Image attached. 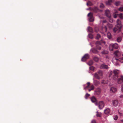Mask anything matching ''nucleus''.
Listing matches in <instances>:
<instances>
[{
	"mask_svg": "<svg viewBox=\"0 0 123 123\" xmlns=\"http://www.w3.org/2000/svg\"><path fill=\"white\" fill-rule=\"evenodd\" d=\"M118 101L117 100H114L113 102V105L115 106H117L118 105Z\"/></svg>",
	"mask_w": 123,
	"mask_h": 123,
	"instance_id": "obj_13",
	"label": "nucleus"
},
{
	"mask_svg": "<svg viewBox=\"0 0 123 123\" xmlns=\"http://www.w3.org/2000/svg\"><path fill=\"white\" fill-rule=\"evenodd\" d=\"M114 1V0H108V1L106 2V4L107 5H110L111 3L112 2Z\"/></svg>",
	"mask_w": 123,
	"mask_h": 123,
	"instance_id": "obj_18",
	"label": "nucleus"
},
{
	"mask_svg": "<svg viewBox=\"0 0 123 123\" xmlns=\"http://www.w3.org/2000/svg\"><path fill=\"white\" fill-rule=\"evenodd\" d=\"M109 20L110 22L111 23L112 22H113L112 20L111 19H110V20Z\"/></svg>",
	"mask_w": 123,
	"mask_h": 123,
	"instance_id": "obj_49",
	"label": "nucleus"
},
{
	"mask_svg": "<svg viewBox=\"0 0 123 123\" xmlns=\"http://www.w3.org/2000/svg\"><path fill=\"white\" fill-rule=\"evenodd\" d=\"M110 91L111 92H114L116 91L117 89L115 87H112L111 88Z\"/></svg>",
	"mask_w": 123,
	"mask_h": 123,
	"instance_id": "obj_17",
	"label": "nucleus"
},
{
	"mask_svg": "<svg viewBox=\"0 0 123 123\" xmlns=\"http://www.w3.org/2000/svg\"><path fill=\"white\" fill-rule=\"evenodd\" d=\"M107 37L109 39L111 38V33L109 32H108L107 33Z\"/></svg>",
	"mask_w": 123,
	"mask_h": 123,
	"instance_id": "obj_25",
	"label": "nucleus"
},
{
	"mask_svg": "<svg viewBox=\"0 0 123 123\" xmlns=\"http://www.w3.org/2000/svg\"><path fill=\"white\" fill-rule=\"evenodd\" d=\"M121 91L122 92H123V86H122V88L121 89Z\"/></svg>",
	"mask_w": 123,
	"mask_h": 123,
	"instance_id": "obj_50",
	"label": "nucleus"
},
{
	"mask_svg": "<svg viewBox=\"0 0 123 123\" xmlns=\"http://www.w3.org/2000/svg\"><path fill=\"white\" fill-rule=\"evenodd\" d=\"M98 31V29H97V30H96V29H95V31L96 32H97Z\"/></svg>",
	"mask_w": 123,
	"mask_h": 123,
	"instance_id": "obj_47",
	"label": "nucleus"
},
{
	"mask_svg": "<svg viewBox=\"0 0 123 123\" xmlns=\"http://www.w3.org/2000/svg\"><path fill=\"white\" fill-rule=\"evenodd\" d=\"M120 98H122L123 97V95H121L120 96Z\"/></svg>",
	"mask_w": 123,
	"mask_h": 123,
	"instance_id": "obj_51",
	"label": "nucleus"
},
{
	"mask_svg": "<svg viewBox=\"0 0 123 123\" xmlns=\"http://www.w3.org/2000/svg\"><path fill=\"white\" fill-rule=\"evenodd\" d=\"M106 22V20H104L103 21V23H105Z\"/></svg>",
	"mask_w": 123,
	"mask_h": 123,
	"instance_id": "obj_53",
	"label": "nucleus"
},
{
	"mask_svg": "<svg viewBox=\"0 0 123 123\" xmlns=\"http://www.w3.org/2000/svg\"><path fill=\"white\" fill-rule=\"evenodd\" d=\"M110 112V110L108 109H105L104 111V113L106 114H108Z\"/></svg>",
	"mask_w": 123,
	"mask_h": 123,
	"instance_id": "obj_23",
	"label": "nucleus"
},
{
	"mask_svg": "<svg viewBox=\"0 0 123 123\" xmlns=\"http://www.w3.org/2000/svg\"><path fill=\"white\" fill-rule=\"evenodd\" d=\"M94 85L96 86H97L99 84V82L98 81L96 80H94L93 81Z\"/></svg>",
	"mask_w": 123,
	"mask_h": 123,
	"instance_id": "obj_16",
	"label": "nucleus"
},
{
	"mask_svg": "<svg viewBox=\"0 0 123 123\" xmlns=\"http://www.w3.org/2000/svg\"><path fill=\"white\" fill-rule=\"evenodd\" d=\"M91 10L95 13L99 11L101 12L102 11L101 10L99 9L98 8L96 7H94L93 8H92Z\"/></svg>",
	"mask_w": 123,
	"mask_h": 123,
	"instance_id": "obj_9",
	"label": "nucleus"
},
{
	"mask_svg": "<svg viewBox=\"0 0 123 123\" xmlns=\"http://www.w3.org/2000/svg\"><path fill=\"white\" fill-rule=\"evenodd\" d=\"M91 51L93 53L96 54L98 53V51L95 48H93L91 49Z\"/></svg>",
	"mask_w": 123,
	"mask_h": 123,
	"instance_id": "obj_14",
	"label": "nucleus"
},
{
	"mask_svg": "<svg viewBox=\"0 0 123 123\" xmlns=\"http://www.w3.org/2000/svg\"><path fill=\"white\" fill-rule=\"evenodd\" d=\"M114 18H116L117 17V16L116 15H114Z\"/></svg>",
	"mask_w": 123,
	"mask_h": 123,
	"instance_id": "obj_48",
	"label": "nucleus"
},
{
	"mask_svg": "<svg viewBox=\"0 0 123 123\" xmlns=\"http://www.w3.org/2000/svg\"><path fill=\"white\" fill-rule=\"evenodd\" d=\"M87 4L88 5L92 6V4L91 1H88L87 2Z\"/></svg>",
	"mask_w": 123,
	"mask_h": 123,
	"instance_id": "obj_28",
	"label": "nucleus"
},
{
	"mask_svg": "<svg viewBox=\"0 0 123 123\" xmlns=\"http://www.w3.org/2000/svg\"><path fill=\"white\" fill-rule=\"evenodd\" d=\"M99 76L97 73H96L94 74V77L97 79H100Z\"/></svg>",
	"mask_w": 123,
	"mask_h": 123,
	"instance_id": "obj_22",
	"label": "nucleus"
},
{
	"mask_svg": "<svg viewBox=\"0 0 123 123\" xmlns=\"http://www.w3.org/2000/svg\"><path fill=\"white\" fill-rule=\"evenodd\" d=\"M87 85L84 87V89L86 90V89H88L89 88L90 89H88V90L89 92H90L91 90H94V86L93 85H92L90 87L89 86L90 84V83L88 82L86 83Z\"/></svg>",
	"mask_w": 123,
	"mask_h": 123,
	"instance_id": "obj_3",
	"label": "nucleus"
},
{
	"mask_svg": "<svg viewBox=\"0 0 123 123\" xmlns=\"http://www.w3.org/2000/svg\"><path fill=\"white\" fill-rule=\"evenodd\" d=\"M102 83L103 84H105L106 83H107V82L104 80H103L102 82Z\"/></svg>",
	"mask_w": 123,
	"mask_h": 123,
	"instance_id": "obj_45",
	"label": "nucleus"
},
{
	"mask_svg": "<svg viewBox=\"0 0 123 123\" xmlns=\"http://www.w3.org/2000/svg\"><path fill=\"white\" fill-rule=\"evenodd\" d=\"M90 96V94H88V93H87L86 94V95H85V98L86 99H87V98Z\"/></svg>",
	"mask_w": 123,
	"mask_h": 123,
	"instance_id": "obj_35",
	"label": "nucleus"
},
{
	"mask_svg": "<svg viewBox=\"0 0 123 123\" xmlns=\"http://www.w3.org/2000/svg\"><path fill=\"white\" fill-rule=\"evenodd\" d=\"M118 10L119 11L122 12L123 11V7H120L118 9Z\"/></svg>",
	"mask_w": 123,
	"mask_h": 123,
	"instance_id": "obj_41",
	"label": "nucleus"
},
{
	"mask_svg": "<svg viewBox=\"0 0 123 123\" xmlns=\"http://www.w3.org/2000/svg\"><path fill=\"white\" fill-rule=\"evenodd\" d=\"M121 37H118L117 39V41L118 42H120L121 40Z\"/></svg>",
	"mask_w": 123,
	"mask_h": 123,
	"instance_id": "obj_36",
	"label": "nucleus"
},
{
	"mask_svg": "<svg viewBox=\"0 0 123 123\" xmlns=\"http://www.w3.org/2000/svg\"><path fill=\"white\" fill-rule=\"evenodd\" d=\"M98 108L100 109H102L105 105L104 102L102 101H99L98 102Z\"/></svg>",
	"mask_w": 123,
	"mask_h": 123,
	"instance_id": "obj_7",
	"label": "nucleus"
},
{
	"mask_svg": "<svg viewBox=\"0 0 123 123\" xmlns=\"http://www.w3.org/2000/svg\"><path fill=\"white\" fill-rule=\"evenodd\" d=\"M98 74L100 76H101L102 75V71L99 70V71L98 72Z\"/></svg>",
	"mask_w": 123,
	"mask_h": 123,
	"instance_id": "obj_26",
	"label": "nucleus"
},
{
	"mask_svg": "<svg viewBox=\"0 0 123 123\" xmlns=\"http://www.w3.org/2000/svg\"><path fill=\"white\" fill-rule=\"evenodd\" d=\"M103 29L104 30L105 32H107V28L106 26H105L104 28Z\"/></svg>",
	"mask_w": 123,
	"mask_h": 123,
	"instance_id": "obj_42",
	"label": "nucleus"
},
{
	"mask_svg": "<svg viewBox=\"0 0 123 123\" xmlns=\"http://www.w3.org/2000/svg\"><path fill=\"white\" fill-rule=\"evenodd\" d=\"M119 115L120 116H121V115H122V113H120V112H119Z\"/></svg>",
	"mask_w": 123,
	"mask_h": 123,
	"instance_id": "obj_52",
	"label": "nucleus"
},
{
	"mask_svg": "<svg viewBox=\"0 0 123 123\" xmlns=\"http://www.w3.org/2000/svg\"><path fill=\"white\" fill-rule=\"evenodd\" d=\"M89 55L88 54H86L82 58L81 60L82 61L84 62L89 58Z\"/></svg>",
	"mask_w": 123,
	"mask_h": 123,
	"instance_id": "obj_6",
	"label": "nucleus"
},
{
	"mask_svg": "<svg viewBox=\"0 0 123 123\" xmlns=\"http://www.w3.org/2000/svg\"><path fill=\"white\" fill-rule=\"evenodd\" d=\"M107 26L110 28H111L112 27V24H107Z\"/></svg>",
	"mask_w": 123,
	"mask_h": 123,
	"instance_id": "obj_39",
	"label": "nucleus"
},
{
	"mask_svg": "<svg viewBox=\"0 0 123 123\" xmlns=\"http://www.w3.org/2000/svg\"><path fill=\"white\" fill-rule=\"evenodd\" d=\"M100 37V35L99 34H97L96 36V38L97 39H99Z\"/></svg>",
	"mask_w": 123,
	"mask_h": 123,
	"instance_id": "obj_34",
	"label": "nucleus"
},
{
	"mask_svg": "<svg viewBox=\"0 0 123 123\" xmlns=\"http://www.w3.org/2000/svg\"><path fill=\"white\" fill-rule=\"evenodd\" d=\"M93 62L92 61H90L88 62V64L89 66H91L92 65Z\"/></svg>",
	"mask_w": 123,
	"mask_h": 123,
	"instance_id": "obj_30",
	"label": "nucleus"
},
{
	"mask_svg": "<svg viewBox=\"0 0 123 123\" xmlns=\"http://www.w3.org/2000/svg\"><path fill=\"white\" fill-rule=\"evenodd\" d=\"M123 82V76L122 75L121 76V78L118 79L117 82L118 84H121Z\"/></svg>",
	"mask_w": 123,
	"mask_h": 123,
	"instance_id": "obj_12",
	"label": "nucleus"
},
{
	"mask_svg": "<svg viewBox=\"0 0 123 123\" xmlns=\"http://www.w3.org/2000/svg\"><path fill=\"white\" fill-rule=\"evenodd\" d=\"M91 100L92 102L95 103V104L96 105H98V103L96 102L97 99L94 96L92 97L91 98Z\"/></svg>",
	"mask_w": 123,
	"mask_h": 123,
	"instance_id": "obj_11",
	"label": "nucleus"
},
{
	"mask_svg": "<svg viewBox=\"0 0 123 123\" xmlns=\"http://www.w3.org/2000/svg\"><path fill=\"white\" fill-rule=\"evenodd\" d=\"M105 14L106 16L109 18L111 17V15L109 10H105Z\"/></svg>",
	"mask_w": 123,
	"mask_h": 123,
	"instance_id": "obj_10",
	"label": "nucleus"
},
{
	"mask_svg": "<svg viewBox=\"0 0 123 123\" xmlns=\"http://www.w3.org/2000/svg\"><path fill=\"white\" fill-rule=\"evenodd\" d=\"M92 123H96V122L95 120H92Z\"/></svg>",
	"mask_w": 123,
	"mask_h": 123,
	"instance_id": "obj_46",
	"label": "nucleus"
},
{
	"mask_svg": "<svg viewBox=\"0 0 123 123\" xmlns=\"http://www.w3.org/2000/svg\"><path fill=\"white\" fill-rule=\"evenodd\" d=\"M96 46L97 48L99 50H100L101 49V47L99 46L100 45H101V43L100 41H97L96 43Z\"/></svg>",
	"mask_w": 123,
	"mask_h": 123,
	"instance_id": "obj_8",
	"label": "nucleus"
},
{
	"mask_svg": "<svg viewBox=\"0 0 123 123\" xmlns=\"http://www.w3.org/2000/svg\"><path fill=\"white\" fill-rule=\"evenodd\" d=\"M94 68L93 66H91L89 67L90 69L92 71H94Z\"/></svg>",
	"mask_w": 123,
	"mask_h": 123,
	"instance_id": "obj_38",
	"label": "nucleus"
},
{
	"mask_svg": "<svg viewBox=\"0 0 123 123\" xmlns=\"http://www.w3.org/2000/svg\"><path fill=\"white\" fill-rule=\"evenodd\" d=\"M119 73V71L117 69H115L113 71L114 75L113 76V78L114 80H116L118 77V74Z\"/></svg>",
	"mask_w": 123,
	"mask_h": 123,
	"instance_id": "obj_4",
	"label": "nucleus"
},
{
	"mask_svg": "<svg viewBox=\"0 0 123 123\" xmlns=\"http://www.w3.org/2000/svg\"><path fill=\"white\" fill-rule=\"evenodd\" d=\"M87 16L89 18L88 19L90 22H93L94 21V19L93 13L91 12H90L88 14Z\"/></svg>",
	"mask_w": 123,
	"mask_h": 123,
	"instance_id": "obj_5",
	"label": "nucleus"
},
{
	"mask_svg": "<svg viewBox=\"0 0 123 123\" xmlns=\"http://www.w3.org/2000/svg\"><path fill=\"white\" fill-rule=\"evenodd\" d=\"M119 17L121 19H122L123 18V16L122 14L121 13L119 14Z\"/></svg>",
	"mask_w": 123,
	"mask_h": 123,
	"instance_id": "obj_40",
	"label": "nucleus"
},
{
	"mask_svg": "<svg viewBox=\"0 0 123 123\" xmlns=\"http://www.w3.org/2000/svg\"><path fill=\"white\" fill-rule=\"evenodd\" d=\"M112 45L114 49H117L118 48V46L117 43H115L114 44H112Z\"/></svg>",
	"mask_w": 123,
	"mask_h": 123,
	"instance_id": "obj_19",
	"label": "nucleus"
},
{
	"mask_svg": "<svg viewBox=\"0 0 123 123\" xmlns=\"http://www.w3.org/2000/svg\"><path fill=\"white\" fill-rule=\"evenodd\" d=\"M109 49L110 51H112L113 50V49L114 48L112 44H111L109 45Z\"/></svg>",
	"mask_w": 123,
	"mask_h": 123,
	"instance_id": "obj_20",
	"label": "nucleus"
},
{
	"mask_svg": "<svg viewBox=\"0 0 123 123\" xmlns=\"http://www.w3.org/2000/svg\"><path fill=\"white\" fill-rule=\"evenodd\" d=\"M121 121L122 122H123V120H121Z\"/></svg>",
	"mask_w": 123,
	"mask_h": 123,
	"instance_id": "obj_54",
	"label": "nucleus"
},
{
	"mask_svg": "<svg viewBox=\"0 0 123 123\" xmlns=\"http://www.w3.org/2000/svg\"><path fill=\"white\" fill-rule=\"evenodd\" d=\"M95 92L97 94H99L100 92V89L99 88H97Z\"/></svg>",
	"mask_w": 123,
	"mask_h": 123,
	"instance_id": "obj_21",
	"label": "nucleus"
},
{
	"mask_svg": "<svg viewBox=\"0 0 123 123\" xmlns=\"http://www.w3.org/2000/svg\"><path fill=\"white\" fill-rule=\"evenodd\" d=\"M113 73V72L112 71H111L110 72L109 77Z\"/></svg>",
	"mask_w": 123,
	"mask_h": 123,
	"instance_id": "obj_43",
	"label": "nucleus"
},
{
	"mask_svg": "<svg viewBox=\"0 0 123 123\" xmlns=\"http://www.w3.org/2000/svg\"><path fill=\"white\" fill-rule=\"evenodd\" d=\"M116 22L117 25L113 29V31L114 32H116L117 30L120 31L122 27L121 21L119 19H118L117 20Z\"/></svg>",
	"mask_w": 123,
	"mask_h": 123,
	"instance_id": "obj_2",
	"label": "nucleus"
},
{
	"mask_svg": "<svg viewBox=\"0 0 123 123\" xmlns=\"http://www.w3.org/2000/svg\"><path fill=\"white\" fill-rule=\"evenodd\" d=\"M93 59L94 61L96 62H97L98 60V57H94L93 58Z\"/></svg>",
	"mask_w": 123,
	"mask_h": 123,
	"instance_id": "obj_31",
	"label": "nucleus"
},
{
	"mask_svg": "<svg viewBox=\"0 0 123 123\" xmlns=\"http://www.w3.org/2000/svg\"><path fill=\"white\" fill-rule=\"evenodd\" d=\"M101 53L103 54H106L108 53V52L105 50H103L101 52Z\"/></svg>",
	"mask_w": 123,
	"mask_h": 123,
	"instance_id": "obj_27",
	"label": "nucleus"
},
{
	"mask_svg": "<svg viewBox=\"0 0 123 123\" xmlns=\"http://www.w3.org/2000/svg\"><path fill=\"white\" fill-rule=\"evenodd\" d=\"M88 36L91 39H92L93 38V35L91 33L89 34Z\"/></svg>",
	"mask_w": 123,
	"mask_h": 123,
	"instance_id": "obj_29",
	"label": "nucleus"
},
{
	"mask_svg": "<svg viewBox=\"0 0 123 123\" xmlns=\"http://www.w3.org/2000/svg\"><path fill=\"white\" fill-rule=\"evenodd\" d=\"M96 114V116L98 117H100L101 116V113L98 112H97Z\"/></svg>",
	"mask_w": 123,
	"mask_h": 123,
	"instance_id": "obj_32",
	"label": "nucleus"
},
{
	"mask_svg": "<svg viewBox=\"0 0 123 123\" xmlns=\"http://www.w3.org/2000/svg\"><path fill=\"white\" fill-rule=\"evenodd\" d=\"M118 118V117L116 115L115 116V117L114 118V119L115 120H117Z\"/></svg>",
	"mask_w": 123,
	"mask_h": 123,
	"instance_id": "obj_44",
	"label": "nucleus"
},
{
	"mask_svg": "<svg viewBox=\"0 0 123 123\" xmlns=\"http://www.w3.org/2000/svg\"><path fill=\"white\" fill-rule=\"evenodd\" d=\"M88 30L90 32H93V29L91 27H88Z\"/></svg>",
	"mask_w": 123,
	"mask_h": 123,
	"instance_id": "obj_24",
	"label": "nucleus"
},
{
	"mask_svg": "<svg viewBox=\"0 0 123 123\" xmlns=\"http://www.w3.org/2000/svg\"><path fill=\"white\" fill-rule=\"evenodd\" d=\"M100 7L101 8H103L104 7V6L103 4L101 3L100 4Z\"/></svg>",
	"mask_w": 123,
	"mask_h": 123,
	"instance_id": "obj_37",
	"label": "nucleus"
},
{
	"mask_svg": "<svg viewBox=\"0 0 123 123\" xmlns=\"http://www.w3.org/2000/svg\"><path fill=\"white\" fill-rule=\"evenodd\" d=\"M115 55V60L117 61H119L121 63L123 62V55H122V57H121V53L118 51H116L114 52Z\"/></svg>",
	"mask_w": 123,
	"mask_h": 123,
	"instance_id": "obj_1",
	"label": "nucleus"
},
{
	"mask_svg": "<svg viewBox=\"0 0 123 123\" xmlns=\"http://www.w3.org/2000/svg\"><path fill=\"white\" fill-rule=\"evenodd\" d=\"M100 68H101L107 69L108 68L107 65H105V64H103L101 66Z\"/></svg>",
	"mask_w": 123,
	"mask_h": 123,
	"instance_id": "obj_15",
	"label": "nucleus"
},
{
	"mask_svg": "<svg viewBox=\"0 0 123 123\" xmlns=\"http://www.w3.org/2000/svg\"><path fill=\"white\" fill-rule=\"evenodd\" d=\"M120 2L119 1L116 2L115 3V4L117 6H118L120 4Z\"/></svg>",
	"mask_w": 123,
	"mask_h": 123,
	"instance_id": "obj_33",
	"label": "nucleus"
}]
</instances>
